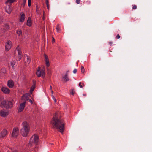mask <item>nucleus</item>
Instances as JSON below:
<instances>
[{
    "mask_svg": "<svg viewBox=\"0 0 152 152\" xmlns=\"http://www.w3.org/2000/svg\"><path fill=\"white\" fill-rule=\"evenodd\" d=\"M51 124L53 128L58 130L60 132L62 133L64 129V124L63 120L58 117V113H55L51 121Z\"/></svg>",
    "mask_w": 152,
    "mask_h": 152,
    "instance_id": "1",
    "label": "nucleus"
},
{
    "mask_svg": "<svg viewBox=\"0 0 152 152\" xmlns=\"http://www.w3.org/2000/svg\"><path fill=\"white\" fill-rule=\"evenodd\" d=\"M39 142V137L37 135L35 134L31 138L28 144V147H33V148H34V151H36L37 150L38 147L37 145Z\"/></svg>",
    "mask_w": 152,
    "mask_h": 152,
    "instance_id": "2",
    "label": "nucleus"
},
{
    "mask_svg": "<svg viewBox=\"0 0 152 152\" xmlns=\"http://www.w3.org/2000/svg\"><path fill=\"white\" fill-rule=\"evenodd\" d=\"M22 129L21 130V133L22 135L26 137L30 130V127L26 121L23 122L22 124Z\"/></svg>",
    "mask_w": 152,
    "mask_h": 152,
    "instance_id": "3",
    "label": "nucleus"
},
{
    "mask_svg": "<svg viewBox=\"0 0 152 152\" xmlns=\"http://www.w3.org/2000/svg\"><path fill=\"white\" fill-rule=\"evenodd\" d=\"M1 107H5L6 109L11 108L12 106V103L11 101L4 100L1 102L0 105Z\"/></svg>",
    "mask_w": 152,
    "mask_h": 152,
    "instance_id": "4",
    "label": "nucleus"
},
{
    "mask_svg": "<svg viewBox=\"0 0 152 152\" xmlns=\"http://www.w3.org/2000/svg\"><path fill=\"white\" fill-rule=\"evenodd\" d=\"M40 68L39 67L38 69H37L36 74L39 77H40L41 76L42 77H44L45 74L44 70L43 69L40 70Z\"/></svg>",
    "mask_w": 152,
    "mask_h": 152,
    "instance_id": "5",
    "label": "nucleus"
},
{
    "mask_svg": "<svg viewBox=\"0 0 152 152\" xmlns=\"http://www.w3.org/2000/svg\"><path fill=\"white\" fill-rule=\"evenodd\" d=\"M18 128H14L12 132V136L13 137H16L18 134Z\"/></svg>",
    "mask_w": 152,
    "mask_h": 152,
    "instance_id": "6",
    "label": "nucleus"
},
{
    "mask_svg": "<svg viewBox=\"0 0 152 152\" xmlns=\"http://www.w3.org/2000/svg\"><path fill=\"white\" fill-rule=\"evenodd\" d=\"M12 45V42L10 41H8L6 43L5 49L7 51H8L11 48Z\"/></svg>",
    "mask_w": 152,
    "mask_h": 152,
    "instance_id": "7",
    "label": "nucleus"
},
{
    "mask_svg": "<svg viewBox=\"0 0 152 152\" xmlns=\"http://www.w3.org/2000/svg\"><path fill=\"white\" fill-rule=\"evenodd\" d=\"M8 114V111L3 110L0 111V115L2 117H6L7 116Z\"/></svg>",
    "mask_w": 152,
    "mask_h": 152,
    "instance_id": "8",
    "label": "nucleus"
},
{
    "mask_svg": "<svg viewBox=\"0 0 152 152\" xmlns=\"http://www.w3.org/2000/svg\"><path fill=\"white\" fill-rule=\"evenodd\" d=\"M7 4L5 10L7 13L10 14L12 11V8L10 6V4Z\"/></svg>",
    "mask_w": 152,
    "mask_h": 152,
    "instance_id": "9",
    "label": "nucleus"
},
{
    "mask_svg": "<svg viewBox=\"0 0 152 152\" xmlns=\"http://www.w3.org/2000/svg\"><path fill=\"white\" fill-rule=\"evenodd\" d=\"M7 134V132L6 130H3L0 133V138H2L5 137Z\"/></svg>",
    "mask_w": 152,
    "mask_h": 152,
    "instance_id": "10",
    "label": "nucleus"
},
{
    "mask_svg": "<svg viewBox=\"0 0 152 152\" xmlns=\"http://www.w3.org/2000/svg\"><path fill=\"white\" fill-rule=\"evenodd\" d=\"M26 103V101L22 103H21L20 104V107L19 109L18 110V111L19 112H21L24 109L25 106V104Z\"/></svg>",
    "mask_w": 152,
    "mask_h": 152,
    "instance_id": "11",
    "label": "nucleus"
},
{
    "mask_svg": "<svg viewBox=\"0 0 152 152\" xmlns=\"http://www.w3.org/2000/svg\"><path fill=\"white\" fill-rule=\"evenodd\" d=\"M2 91L5 94H9L10 92V90L7 87H2L1 88Z\"/></svg>",
    "mask_w": 152,
    "mask_h": 152,
    "instance_id": "12",
    "label": "nucleus"
},
{
    "mask_svg": "<svg viewBox=\"0 0 152 152\" xmlns=\"http://www.w3.org/2000/svg\"><path fill=\"white\" fill-rule=\"evenodd\" d=\"M33 85L31 87L30 90V92L31 94L32 93V92L33 91L35 88L36 81L35 80H33Z\"/></svg>",
    "mask_w": 152,
    "mask_h": 152,
    "instance_id": "13",
    "label": "nucleus"
},
{
    "mask_svg": "<svg viewBox=\"0 0 152 152\" xmlns=\"http://www.w3.org/2000/svg\"><path fill=\"white\" fill-rule=\"evenodd\" d=\"M25 18V15L24 13L22 12L20 14V21L23 22L24 21Z\"/></svg>",
    "mask_w": 152,
    "mask_h": 152,
    "instance_id": "14",
    "label": "nucleus"
},
{
    "mask_svg": "<svg viewBox=\"0 0 152 152\" xmlns=\"http://www.w3.org/2000/svg\"><path fill=\"white\" fill-rule=\"evenodd\" d=\"M7 84L8 86L10 88H12L14 86L13 82L12 80H9Z\"/></svg>",
    "mask_w": 152,
    "mask_h": 152,
    "instance_id": "15",
    "label": "nucleus"
},
{
    "mask_svg": "<svg viewBox=\"0 0 152 152\" xmlns=\"http://www.w3.org/2000/svg\"><path fill=\"white\" fill-rule=\"evenodd\" d=\"M44 56L45 58V63L47 67H48L50 65V64L49 63L48 58L47 56L45 54H44Z\"/></svg>",
    "mask_w": 152,
    "mask_h": 152,
    "instance_id": "16",
    "label": "nucleus"
},
{
    "mask_svg": "<svg viewBox=\"0 0 152 152\" xmlns=\"http://www.w3.org/2000/svg\"><path fill=\"white\" fill-rule=\"evenodd\" d=\"M68 72L69 71H68L66 73L65 75L62 77L64 80L65 81H68L69 80V78L68 77Z\"/></svg>",
    "mask_w": 152,
    "mask_h": 152,
    "instance_id": "17",
    "label": "nucleus"
},
{
    "mask_svg": "<svg viewBox=\"0 0 152 152\" xmlns=\"http://www.w3.org/2000/svg\"><path fill=\"white\" fill-rule=\"evenodd\" d=\"M16 50H17L18 52V56L22 55V53L19 45L16 48Z\"/></svg>",
    "mask_w": 152,
    "mask_h": 152,
    "instance_id": "18",
    "label": "nucleus"
},
{
    "mask_svg": "<svg viewBox=\"0 0 152 152\" xmlns=\"http://www.w3.org/2000/svg\"><path fill=\"white\" fill-rule=\"evenodd\" d=\"M31 18L30 17H28V20H27V25L29 26H31Z\"/></svg>",
    "mask_w": 152,
    "mask_h": 152,
    "instance_id": "19",
    "label": "nucleus"
},
{
    "mask_svg": "<svg viewBox=\"0 0 152 152\" xmlns=\"http://www.w3.org/2000/svg\"><path fill=\"white\" fill-rule=\"evenodd\" d=\"M9 27L8 25L7 24H6V25H5V28H1L0 30H1V32H4L5 29H9Z\"/></svg>",
    "mask_w": 152,
    "mask_h": 152,
    "instance_id": "20",
    "label": "nucleus"
},
{
    "mask_svg": "<svg viewBox=\"0 0 152 152\" xmlns=\"http://www.w3.org/2000/svg\"><path fill=\"white\" fill-rule=\"evenodd\" d=\"M15 0H7V1L5 2L6 4H7L9 3L10 4L13 2Z\"/></svg>",
    "mask_w": 152,
    "mask_h": 152,
    "instance_id": "21",
    "label": "nucleus"
},
{
    "mask_svg": "<svg viewBox=\"0 0 152 152\" xmlns=\"http://www.w3.org/2000/svg\"><path fill=\"white\" fill-rule=\"evenodd\" d=\"M22 99L23 100H25L27 99V95L25 94L23 95L22 97Z\"/></svg>",
    "mask_w": 152,
    "mask_h": 152,
    "instance_id": "22",
    "label": "nucleus"
},
{
    "mask_svg": "<svg viewBox=\"0 0 152 152\" xmlns=\"http://www.w3.org/2000/svg\"><path fill=\"white\" fill-rule=\"evenodd\" d=\"M16 33L19 36H20L22 34V31L20 30H18L16 31Z\"/></svg>",
    "mask_w": 152,
    "mask_h": 152,
    "instance_id": "23",
    "label": "nucleus"
},
{
    "mask_svg": "<svg viewBox=\"0 0 152 152\" xmlns=\"http://www.w3.org/2000/svg\"><path fill=\"white\" fill-rule=\"evenodd\" d=\"M27 57V62L29 64L30 62V58L29 57H28L27 55H26Z\"/></svg>",
    "mask_w": 152,
    "mask_h": 152,
    "instance_id": "24",
    "label": "nucleus"
},
{
    "mask_svg": "<svg viewBox=\"0 0 152 152\" xmlns=\"http://www.w3.org/2000/svg\"><path fill=\"white\" fill-rule=\"evenodd\" d=\"M11 65L12 66V68H13L15 64V61H12L11 62Z\"/></svg>",
    "mask_w": 152,
    "mask_h": 152,
    "instance_id": "25",
    "label": "nucleus"
},
{
    "mask_svg": "<svg viewBox=\"0 0 152 152\" xmlns=\"http://www.w3.org/2000/svg\"><path fill=\"white\" fill-rule=\"evenodd\" d=\"M81 70L82 73H84L85 71V69L84 67L82 66H81Z\"/></svg>",
    "mask_w": 152,
    "mask_h": 152,
    "instance_id": "26",
    "label": "nucleus"
},
{
    "mask_svg": "<svg viewBox=\"0 0 152 152\" xmlns=\"http://www.w3.org/2000/svg\"><path fill=\"white\" fill-rule=\"evenodd\" d=\"M56 29V31H57V32H59V31H60V26H59V25H58L57 26Z\"/></svg>",
    "mask_w": 152,
    "mask_h": 152,
    "instance_id": "27",
    "label": "nucleus"
},
{
    "mask_svg": "<svg viewBox=\"0 0 152 152\" xmlns=\"http://www.w3.org/2000/svg\"><path fill=\"white\" fill-rule=\"evenodd\" d=\"M51 96L53 99L54 100V102L56 103V99L55 98L54 96L53 95H52Z\"/></svg>",
    "mask_w": 152,
    "mask_h": 152,
    "instance_id": "28",
    "label": "nucleus"
},
{
    "mask_svg": "<svg viewBox=\"0 0 152 152\" xmlns=\"http://www.w3.org/2000/svg\"><path fill=\"white\" fill-rule=\"evenodd\" d=\"M3 22V17L0 16V23H1Z\"/></svg>",
    "mask_w": 152,
    "mask_h": 152,
    "instance_id": "29",
    "label": "nucleus"
},
{
    "mask_svg": "<svg viewBox=\"0 0 152 152\" xmlns=\"http://www.w3.org/2000/svg\"><path fill=\"white\" fill-rule=\"evenodd\" d=\"M22 57V55H20L18 56V59L19 61H20Z\"/></svg>",
    "mask_w": 152,
    "mask_h": 152,
    "instance_id": "30",
    "label": "nucleus"
},
{
    "mask_svg": "<svg viewBox=\"0 0 152 152\" xmlns=\"http://www.w3.org/2000/svg\"><path fill=\"white\" fill-rule=\"evenodd\" d=\"M137 6L136 5H133L132 9L133 10H136L137 9Z\"/></svg>",
    "mask_w": 152,
    "mask_h": 152,
    "instance_id": "31",
    "label": "nucleus"
},
{
    "mask_svg": "<svg viewBox=\"0 0 152 152\" xmlns=\"http://www.w3.org/2000/svg\"><path fill=\"white\" fill-rule=\"evenodd\" d=\"M47 72H48V73L49 75H50V71L49 69H47Z\"/></svg>",
    "mask_w": 152,
    "mask_h": 152,
    "instance_id": "32",
    "label": "nucleus"
},
{
    "mask_svg": "<svg viewBox=\"0 0 152 152\" xmlns=\"http://www.w3.org/2000/svg\"><path fill=\"white\" fill-rule=\"evenodd\" d=\"M70 92L71 94H72V95H74V92L73 91V90H70Z\"/></svg>",
    "mask_w": 152,
    "mask_h": 152,
    "instance_id": "33",
    "label": "nucleus"
},
{
    "mask_svg": "<svg viewBox=\"0 0 152 152\" xmlns=\"http://www.w3.org/2000/svg\"><path fill=\"white\" fill-rule=\"evenodd\" d=\"M76 2L77 4H79L80 2V0H76Z\"/></svg>",
    "mask_w": 152,
    "mask_h": 152,
    "instance_id": "34",
    "label": "nucleus"
},
{
    "mask_svg": "<svg viewBox=\"0 0 152 152\" xmlns=\"http://www.w3.org/2000/svg\"><path fill=\"white\" fill-rule=\"evenodd\" d=\"M26 0H23V5H24L25 3H26Z\"/></svg>",
    "mask_w": 152,
    "mask_h": 152,
    "instance_id": "35",
    "label": "nucleus"
},
{
    "mask_svg": "<svg viewBox=\"0 0 152 152\" xmlns=\"http://www.w3.org/2000/svg\"><path fill=\"white\" fill-rule=\"evenodd\" d=\"M77 69H75L73 71V73L74 74H75L76 72H77Z\"/></svg>",
    "mask_w": 152,
    "mask_h": 152,
    "instance_id": "36",
    "label": "nucleus"
},
{
    "mask_svg": "<svg viewBox=\"0 0 152 152\" xmlns=\"http://www.w3.org/2000/svg\"><path fill=\"white\" fill-rule=\"evenodd\" d=\"M82 83L81 82H80L79 83V86L80 87L82 88V86L81 85Z\"/></svg>",
    "mask_w": 152,
    "mask_h": 152,
    "instance_id": "37",
    "label": "nucleus"
},
{
    "mask_svg": "<svg viewBox=\"0 0 152 152\" xmlns=\"http://www.w3.org/2000/svg\"><path fill=\"white\" fill-rule=\"evenodd\" d=\"M45 2H46V5L49 4V1L48 0H46Z\"/></svg>",
    "mask_w": 152,
    "mask_h": 152,
    "instance_id": "38",
    "label": "nucleus"
},
{
    "mask_svg": "<svg viewBox=\"0 0 152 152\" xmlns=\"http://www.w3.org/2000/svg\"><path fill=\"white\" fill-rule=\"evenodd\" d=\"M116 37L117 38V39H119V38H120V36L119 35V34H118V35H117L116 36Z\"/></svg>",
    "mask_w": 152,
    "mask_h": 152,
    "instance_id": "39",
    "label": "nucleus"
},
{
    "mask_svg": "<svg viewBox=\"0 0 152 152\" xmlns=\"http://www.w3.org/2000/svg\"><path fill=\"white\" fill-rule=\"evenodd\" d=\"M28 6L30 7L31 5V1H28Z\"/></svg>",
    "mask_w": 152,
    "mask_h": 152,
    "instance_id": "40",
    "label": "nucleus"
},
{
    "mask_svg": "<svg viewBox=\"0 0 152 152\" xmlns=\"http://www.w3.org/2000/svg\"><path fill=\"white\" fill-rule=\"evenodd\" d=\"M47 7L48 9L49 10V4L47 5Z\"/></svg>",
    "mask_w": 152,
    "mask_h": 152,
    "instance_id": "41",
    "label": "nucleus"
},
{
    "mask_svg": "<svg viewBox=\"0 0 152 152\" xmlns=\"http://www.w3.org/2000/svg\"><path fill=\"white\" fill-rule=\"evenodd\" d=\"M55 42V39L53 37L52 42L53 43Z\"/></svg>",
    "mask_w": 152,
    "mask_h": 152,
    "instance_id": "42",
    "label": "nucleus"
},
{
    "mask_svg": "<svg viewBox=\"0 0 152 152\" xmlns=\"http://www.w3.org/2000/svg\"><path fill=\"white\" fill-rule=\"evenodd\" d=\"M29 102H30L31 103H32V101L31 100V99H29Z\"/></svg>",
    "mask_w": 152,
    "mask_h": 152,
    "instance_id": "43",
    "label": "nucleus"
},
{
    "mask_svg": "<svg viewBox=\"0 0 152 152\" xmlns=\"http://www.w3.org/2000/svg\"><path fill=\"white\" fill-rule=\"evenodd\" d=\"M83 95L84 96H86V94H83Z\"/></svg>",
    "mask_w": 152,
    "mask_h": 152,
    "instance_id": "44",
    "label": "nucleus"
},
{
    "mask_svg": "<svg viewBox=\"0 0 152 152\" xmlns=\"http://www.w3.org/2000/svg\"><path fill=\"white\" fill-rule=\"evenodd\" d=\"M51 92L52 94H53V91L51 90Z\"/></svg>",
    "mask_w": 152,
    "mask_h": 152,
    "instance_id": "45",
    "label": "nucleus"
},
{
    "mask_svg": "<svg viewBox=\"0 0 152 152\" xmlns=\"http://www.w3.org/2000/svg\"><path fill=\"white\" fill-rule=\"evenodd\" d=\"M52 86H50V90H51L52 89Z\"/></svg>",
    "mask_w": 152,
    "mask_h": 152,
    "instance_id": "46",
    "label": "nucleus"
},
{
    "mask_svg": "<svg viewBox=\"0 0 152 152\" xmlns=\"http://www.w3.org/2000/svg\"><path fill=\"white\" fill-rule=\"evenodd\" d=\"M109 44H112V42H109Z\"/></svg>",
    "mask_w": 152,
    "mask_h": 152,
    "instance_id": "47",
    "label": "nucleus"
},
{
    "mask_svg": "<svg viewBox=\"0 0 152 152\" xmlns=\"http://www.w3.org/2000/svg\"><path fill=\"white\" fill-rule=\"evenodd\" d=\"M28 1H31V0H28Z\"/></svg>",
    "mask_w": 152,
    "mask_h": 152,
    "instance_id": "48",
    "label": "nucleus"
},
{
    "mask_svg": "<svg viewBox=\"0 0 152 152\" xmlns=\"http://www.w3.org/2000/svg\"><path fill=\"white\" fill-rule=\"evenodd\" d=\"M68 4H70V3H68Z\"/></svg>",
    "mask_w": 152,
    "mask_h": 152,
    "instance_id": "49",
    "label": "nucleus"
},
{
    "mask_svg": "<svg viewBox=\"0 0 152 152\" xmlns=\"http://www.w3.org/2000/svg\"><path fill=\"white\" fill-rule=\"evenodd\" d=\"M9 152V151H8V152Z\"/></svg>",
    "mask_w": 152,
    "mask_h": 152,
    "instance_id": "50",
    "label": "nucleus"
}]
</instances>
